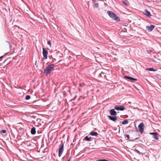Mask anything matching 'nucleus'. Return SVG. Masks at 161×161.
<instances>
[{
    "label": "nucleus",
    "instance_id": "72a5a7b5",
    "mask_svg": "<svg viewBox=\"0 0 161 161\" xmlns=\"http://www.w3.org/2000/svg\"><path fill=\"white\" fill-rule=\"evenodd\" d=\"M149 81V82H148V83L149 84H150V83H149V82L150 83V81Z\"/></svg>",
    "mask_w": 161,
    "mask_h": 161
},
{
    "label": "nucleus",
    "instance_id": "7c9ffc66",
    "mask_svg": "<svg viewBox=\"0 0 161 161\" xmlns=\"http://www.w3.org/2000/svg\"><path fill=\"white\" fill-rule=\"evenodd\" d=\"M80 86H81V84H80Z\"/></svg>",
    "mask_w": 161,
    "mask_h": 161
},
{
    "label": "nucleus",
    "instance_id": "2f4dec72",
    "mask_svg": "<svg viewBox=\"0 0 161 161\" xmlns=\"http://www.w3.org/2000/svg\"><path fill=\"white\" fill-rule=\"evenodd\" d=\"M138 139L137 138H135L134 139L135 140H136V139Z\"/></svg>",
    "mask_w": 161,
    "mask_h": 161
},
{
    "label": "nucleus",
    "instance_id": "6e6552de",
    "mask_svg": "<svg viewBox=\"0 0 161 161\" xmlns=\"http://www.w3.org/2000/svg\"><path fill=\"white\" fill-rule=\"evenodd\" d=\"M155 27V26L153 25H151L150 26H147L146 28L147 30L149 32L151 31Z\"/></svg>",
    "mask_w": 161,
    "mask_h": 161
},
{
    "label": "nucleus",
    "instance_id": "473e14b6",
    "mask_svg": "<svg viewBox=\"0 0 161 161\" xmlns=\"http://www.w3.org/2000/svg\"><path fill=\"white\" fill-rule=\"evenodd\" d=\"M8 44H9V45L10 46V43H9V42H8Z\"/></svg>",
    "mask_w": 161,
    "mask_h": 161
},
{
    "label": "nucleus",
    "instance_id": "dca6fc26",
    "mask_svg": "<svg viewBox=\"0 0 161 161\" xmlns=\"http://www.w3.org/2000/svg\"><path fill=\"white\" fill-rule=\"evenodd\" d=\"M158 135L157 133L156 132V133L153 136V138L156 140H158Z\"/></svg>",
    "mask_w": 161,
    "mask_h": 161
},
{
    "label": "nucleus",
    "instance_id": "f257e3e1",
    "mask_svg": "<svg viewBox=\"0 0 161 161\" xmlns=\"http://www.w3.org/2000/svg\"><path fill=\"white\" fill-rule=\"evenodd\" d=\"M54 64H51L47 67L44 70V73L46 75L50 74L51 71L53 70L54 67Z\"/></svg>",
    "mask_w": 161,
    "mask_h": 161
},
{
    "label": "nucleus",
    "instance_id": "cd10ccee",
    "mask_svg": "<svg viewBox=\"0 0 161 161\" xmlns=\"http://www.w3.org/2000/svg\"><path fill=\"white\" fill-rule=\"evenodd\" d=\"M4 56V55H3V56H2L0 57V59L1 58H3Z\"/></svg>",
    "mask_w": 161,
    "mask_h": 161
},
{
    "label": "nucleus",
    "instance_id": "aec40b11",
    "mask_svg": "<svg viewBox=\"0 0 161 161\" xmlns=\"http://www.w3.org/2000/svg\"><path fill=\"white\" fill-rule=\"evenodd\" d=\"M126 137L129 140H130V136L128 135H125V137ZM130 141H131V140H129Z\"/></svg>",
    "mask_w": 161,
    "mask_h": 161
},
{
    "label": "nucleus",
    "instance_id": "39448f33",
    "mask_svg": "<svg viewBox=\"0 0 161 161\" xmlns=\"http://www.w3.org/2000/svg\"><path fill=\"white\" fill-rule=\"evenodd\" d=\"M125 109V108L122 105H116L114 107V109L117 110L123 111Z\"/></svg>",
    "mask_w": 161,
    "mask_h": 161
},
{
    "label": "nucleus",
    "instance_id": "423d86ee",
    "mask_svg": "<svg viewBox=\"0 0 161 161\" xmlns=\"http://www.w3.org/2000/svg\"><path fill=\"white\" fill-rule=\"evenodd\" d=\"M43 58L46 59L47 58V56L48 54V52L44 48H43Z\"/></svg>",
    "mask_w": 161,
    "mask_h": 161
},
{
    "label": "nucleus",
    "instance_id": "a211bd4d",
    "mask_svg": "<svg viewBox=\"0 0 161 161\" xmlns=\"http://www.w3.org/2000/svg\"><path fill=\"white\" fill-rule=\"evenodd\" d=\"M146 70H149L151 71H155V70L154 69L152 68L146 69Z\"/></svg>",
    "mask_w": 161,
    "mask_h": 161
},
{
    "label": "nucleus",
    "instance_id": "f8f14e48",
    "mask_svg": "<svg viewBox=\"0 0 161 161\" xmlns=\"http://www.w3.org/2000/svg\"><path fill=\"white\" fill-rule=\"evenodd\" d=\"M108 118L110 120L115 121L117 120V118L116 116H108Z\"/></svg>",
    "mask_w": 161,
    "mask_h": 161
},
{
    "label": "nucleus",
    "instance_id": "412c9836",
    "mask_svg": "<svg viewBox=\"0 0 161 161\" xmlns=\"http://www.w3.org/2000/svg\"><path fill=\"white\" fill-rule=\"evenodd\" d=\"M47 44L50 46V47H51V42L50 41H48L47 42Z\"/></svg>",
    "mask_w": 161,
    "mask_h": 161
},
{
    "label": "nucleus",
    "instance_id": "1a4fd4ad",
    "mask_svg": "<svg viewBox=\"0 0 161 161\" xmlns=\"http://www.w3.org/2000/svg\"><path fill=\"white\" fill-rule=\"evenodd\" d=\"M144 13L148 17H150L152 16V15L151 14L150 12L147 9L144 10Z\"/></svg>",
    "mask_w": 161,
    "mask_h": 161
},
{
    "label": "nucleus",
    "instance_id": "9b49d317",
    "mask_svg": "<svg viewBox=\"0 0 161 161\" xmlns=\"http://www.w3.org/2000/svg\"><path fill=\"white\" fill-rule=\"evenodd\" d=\"M124 79L126 80H137V79H136L134 78H133L130 77L128 76H125Z\"/></svg>",
    "mask_w": 161,
    "mask_h": 161
},
{
    "label": "nucleus",
    "instance_id": "f03ea898",
    "mask_svg": "<svg viewBox=\"0 0 161 161\" xmlns=\"http://www.w3.org/2000/svg\"><path fill=\"white\" fill-rule=\"evenodd\" d=\"M107 14L108 15L113 19L119 21V18L114 13L110 11H108Z\"/></svg>",
    "mask_w": 161,
    "mask_h": 161
},
{
    "label": "nucleus",
    "instance_id": "c756f323",
    "mask_svg": "<svg viewBox=\"0 0 161 161\" xmlns=\"http://www.w3.org/2000/svg\"><path fill=\"white\" fill-rule=\"evenodd\" d=\"M70 158H71V157H70L67 160V161H70Z\"/></svg>",
    "mask_w": 161,
    "mask_h": 161
},
{
    "label": "nucleus",
    "instance_id": "0eeeda50",
    "mask_svg": "<svg viewBox=\"0 0 161 161\" xmlns=\"http://www.w3.org/2000/svg\"><path fill=\"white\" fill-rule=\"evenodd\" d=\"M41 123L42 124H43V122L40 119H38L37 120L36 122H35V125L37 127H41L42 125Z\"/></svg>",
    "mask_w": 161,
    "mask_h": 161
},
{
    "label": "nucleus",
    "instance_id": "a878e982",
    "mask_svg": "<svg viewBox=\"0 0 161 161\" xmlns=\"http://www.w3.org/2000/svg\"><path fill=\"white\" fill-rule=\"evenodd\" d=\"M136 152L137 153H140V152L137 150L136 149Z\"/></svg>",
    "mask_w": 161,
    "mask_h": 161
},
{
    "label": "nucleus",
    "instance_id": "ddd939ff",
    "mask_svg": "<svg viewBox=\"0 0 161 161\" xmlns=\"http://www.w3.org/2000/svg\"><path fill=\"white\" fill-rule=\"evenodd\" d=\"M92 138L91 137H89L87 136H86L83 139V140H86L87 141H92Z\"/></svg>",
    "mask_w": 161,
    "mask_h": 161
},
{
    "label": "nucleus",
    "instance_id": "5701e85b",
    "mask_svg": "<svg viewBox=\"0 0 161 161\" xmlns=\"http://www.w3.org/2000/svg\"><path fill=\"white\" fill-rule=\"evenodd\" d=\"M122 2V3H124V4H125L126 6H128V4H127V3L125 2H124V1Z\"/></svg>",
    "mask_w": 161,
    "mask_h": 161
},
{
    "label": "nucleus",
    "instance_id": "4468645a",
    "mask_svg": "<svg viewBox=\"0 0 161 161\" xmlns=\"http://www.w3.org/2000/svg\"><path fill=\"white\" fill-rule=\"evenodd\" d=\"M89 135H90L92 136H94L96 137H97L98 136V134L96 132L92 131L89 133Z\"/></svg>",
    "mask_w": 161,
    "mask_h": 161
},
{
    "label": "nucleus",
    "instance_id": "2eb2a0df",
    "mask_svg": "<svg viewBox=\"0 0 161 161\" xmlns=\"http://www.w3.org/2000/svg\"><path fill=\"white\" fill-rule=\"evenodd\" d=\"M31 133L32 135H34L36 133V128L35 127H32L31 131Z\"/></svg>",
    "mask_w": 161,
    "mask_h": 161
},
{
    "label": "nucleus",
    "instance_id": "b1692460",
    "mask_svg": "<svg viewBox=\"0 0 161 161\" xmlns=\"http://www.w3.org/2000/svg\"><path fill=\"white\" fill-rule=\"evenodd\" d=\"M94 5L95 7L96 8H97L98 7V4L97 3H95Z\"/></svg>",
    "mask_w": 161,
    "mask_h": 161
},
{
    "label": "nucleus",
    "instance_id": "20e7f679",
    "mask_svg": "<svg viewBox=\"0 0 161 161\" xmlns=\"http://www.w3.org/2000/svg\"><path fill=\"white\" fill-rule=\"evenodd\" d=\"M64 144L63 143H62V145L60 146L58 151V156L59 157H60L61 156L62 153H63L64 151Z\"/></svg>",
    "mask_w": 161,
    "mask_h": 161
},
{
    "label": "nucleus",
    "instance_id": "9d476101",
    "mask_svg": "<svg viewBox=\"0 0 161 161\" xmlns=\"http://www.w3.org/2000/svg\"><path fill=\"white\" fill-rule=\"evenodd\" d=\"M109 113L111 115L113 116H116L117 114L116 112L114 110V108L110 110Z\"/></svg>",
    "mask_w": 161,
    "mask_h": 161
},
{
    "label": "nucleus",
    "instance_id": "6ab92c4d",
    "mask_svg": "<svg viewBox=\"0 0 161 161\" xmlns=\"http://www.w3.org/2000/svg\"><path fill=\"white\" fill-rule=\"evenodd\" d=\"M30 98H31V97L30 95H27L25 97V99L26 100H28L30 99Z\"/></svg>",
    "mask_w": 161,
    "mask_h": 161
},
{
    "label": "nucleus",
    "instance_id": "393cba45",
    "mask_svg": "<svg viewBox=\"0 0 161 161\" xmlns=\"http://www.w3.org/2000/svg\"><path fill=\"white\" fill-rule=\"evenodd\" d=\"M156 133V132H152V133H150V134H151V135H154L155 133Z\"/></svg>",
    "mask_w": 161,
    "mask_h": 161
},
{
    "label": "nucleus",
    "instance_id": "bb28decb",
    "mask_svg": "<svg viewBox=\"0 0 161 161\" xmlns=\"http://www.w3.org/2000/svg\"><path fill=\"white\" fill-rule=\"evenodd\" d=\"M96 161H102V159H98Z\"/></svg>",
    "mask_w": 161,
    "mask_h": 161
},
{
    "label": "nucleus",
    "instance_id": "c85d7f7f",
    "mask_svg": "<svg viewBox=\"0 0 161 161\" xmlns=\"http://www.w3.org/2000/svg\"><path fill=\"white\" fill-rule=\"evenodd\" d=\"M102 161H107V160L105 159H102Z\"/></svg>",
    "mask_w": 161,
    "mask_h": 161
},
{
    "label": "nucleus",
    "instance_id": "f3484780",
    "mask_svg": "<svg viewBox=\"0 0 161 161\" xmlns=\"http://www.w3.org/2000/svg\"><path fill=\"white\" fill-rule=\"evenodd\" d=\"M128 123V121L127 120L125 119V120L123 121L122 122V124L123 125H125L127 124Z\"/></svg>",
    "mask_w": 161,
    "mask_h": 161
},
{
    "label": "nucleus",
    "instance_id": "7ed1b4c3",
    "mask_svg": "<svg viewBox=\"0 0 161 161\" xmlns=\"http://www.w3.org/2000/svg\"><path fill=\"white\" fill-rule=\"evenodd\" d=\"M145 125L143 123H141L138 126L139 131L141 134H142L144 130Z\"/></svg>",
    "mask_w": 161,
    "mask_h": 161
},
{
    "label": "nucleus",
    "instance_id": "4be33fe9",
    "mask_svg": "<svg viewBox=\"0 0 161 161\" xmlns=\"http://www.w3.org/2000/svg\"><path fill=\"white\" fill-rule=\"evenodd\" d=\"M1 132L3 133H5L6 132V130H2Z\"/></svg>",
    "mask_w": 161,
    "mask_h": 161
}]
</instances>
